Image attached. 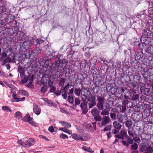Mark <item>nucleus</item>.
<instances>
[{"mask_svg":"<svg viewBox=\"0 0 153 153\" xmlns=\"http://www.w3.org/2000/svg\"><path fill=\"white\" fill-rule=\"evenodd\" d=\"M96 95L92 94L90 92L88 95V98L87 99V102L88 105V108H92L96 105Z\"/></svg>","mask_w":153,"mask_h":153,"instance_id":"nucleus-2","label":"nucleus"},{"mask_svg":"<svg viewBox=\"0 0 153 153\" xmlns=\"http://www.w3.org/2000/svg\"><path fill=\"white\" fill-rule=\"evenodd\" d=\"M74 90L73 88H71L69 90V92L68 93L69 95H72L73 93Z\"/></svg>","mask_w":153,"mask_h":153,"instance_id":"nucleus-63","label":"nucleus"},{"mask_svg":"<svg viewBox=\"0 0 153 153\" xmlns=\"http://www.w3.org/2000/svg\"><path fill=\"white\" fill-rule=\"evenodd\" d=\"M74 104L73 105V106L74 108H76V106L81 104V100L79 97H75L74 99Z\"/></svg>","mask_w":153,"mask_h":153,"instance_id":"nucleus-20","label":"nucleus"},{"mask_svg":"<svg viewBox=\"0 0 153 153\" xmlns=\"http://www.w3.org/2000/svg\"><path fill=\"white\" fill-rule=\"evenodd\" d=\"M119 130L115 128L112 130V132L114 134H117L119 132Z\"/></svg>","mask_w":153,"mask_h":153,"instance_id":"nucleus-59","label":"nucleus"},{"mask_svg":"<svg viewBox=\"0 0 153 153\" xmlns=\"http://www.w3.org/2000/svg\"><path fill=\"white\" fill-rule=\"evenodd\" d=\"M150 91V90L149 88H146L145 89L144 91V94L145 95H147L148 94L149 91Z\"/></svg>","mask_w":153,"mask_h":153,"instance_id":"nucleus-52","label":"nucleus"},{"mask_svg":"<svg viewBox=\"0 0 153 153\" xmlns=\"http://www.w3.org/2000/svg\"><path fill=\"white\" fill-rule=\"evenodd\" d=\"M23 120L25 121H27L32 125L34 124L32 118L30 117L29 115H26L24 118Z\"/></svg>","mask_w":153,"mask_h":153,"instance_id":"nucleus-12","label":"nucleus"},{"mask_svg":"<svg viewBox=\"0 0 153 153\" xmlns=\"http://www.w3.org/2000/svg\"><path fill=\"white\" fill-rule=\"evenodd\" d=\"M87 104L86 100H83V102H82L80 104V107L83 114H86L88 111Z\"/></svg>","mask_w":153,"mask_h":153,"instance_id":"nucleus-6","label":"nucleus"},{"mask_svg":"<svg viewBox=\"0 0 153 153\" xmlns=\"http://www.w3.org/2000/svg\"><path fill=\"white\" fill-rule=\"evenodd\" d=\"M103 79V78L100 76L99 77L95 76L94 77V80L95 82V83L99 84L101 82Z\"/></svg>","mask_w":153,"mask_h":153,"instance_id":"nucleus-17","label":"nucleus"},{"mask_svg":"<svg viewBox=\"0 0 153 153\" xmlns=\"http://www.w3.org/2000/svg\"><path fill=\"white\" fill-rule=\"evenodd\" d=\"M86 63L85 61L82 62L81 63L80 65V67H85L86 66Z\"/></svg>","mask_w":153,"mask_h":153,"instance_id":"nucleus-61","label":"nucleus"},{"mask_svg":"<svg viewBox=\"0 0 153 153\" xmlns=\"http://www.w3.org/2000/svg\"><path fill=\"white\" fill-rule=\"evenodd\" d=\"M49 87L50 88V92L54 93L56 90V88L55 86L50 85Z\"/></svg>","mask_w":153,"mask_h":153,"instance_id":"nucleus-41","label":"nucleus"},{"mask_svg":"<svg viewBox=\"0 0 153 153\" xmlns=\"http://www.w3.org/2000/svg\"><path fill=\"white\" fill-rule=\"evenodd\" d=\"M7 54L4 52L0 55V61H2L4 59L7 57Z\"/></svg>","mask_w":153,"mask_h":153,"instance_id":"nucleus-37","label":"nucleus"},{"mask_svg":"<svg viewBox=\"0 0 153 153\" xmlns=\"http://www.w3.org/2000/svg\"><path fill=\"white\" fill-rule=\"evenodd\" d=\"M139 95L138 94H133L132 96L131 100L134 101H137L138 100Z\"/></svg>","mask_w":153,"mask_h":153,"instance_id":"nucleus-35","label":"nucleus"},{"mask_svg":"<svg viewBox=\"0 0 153 153\" xmlns=\"http://www.w3.org/2000/svg\"><path fill=\"white\" fill-rule=\"evenodd\" d=\"M100 60L101 63H102V64H103V65L102 66L103 67H105L107 66L108 67H109V66L107 64V60L105 59L104 58H100Z\"/></svg>","mask_w":153,"mask_h":153,"instance_id":"nucleus-21","label":"nucleus"},{"mask_svg":"<svg viewBox=\"0 0 153 153\" xmlns=\"http://www.w3.org/2000/svg\"><path fill=\"white\" fill-rule=\"evenodd\" d=\"M61 67L62 66V67H65L66 65H67V60L65 59H63L61 62Z\"/></svg>","mask_w":153,"mask_h":153,"instance_id":"nucleus-40","label":"nucleus"},{"mask_svg":"<svg viewBox=\"0 0 153 153\" xmlns=\"http://www.w3.org/2000/svg\"><path fill=\"white\" fill-rule=\"evenodd\" d=\"M131 149L132 150H137L138 148V145L136 143H134L131 146Z\"/></svg>","mask_w":153,"mask_h":153,"instance_id":"nucleus-25","label":"nucleus"},{"mask_svg":"<svg viewBox=\"0 0 153 153\" xmlns=\"http://www.w3.org/2000/svg\"><path fill=\"white\" fill-rule=\"evenodd\" d=\"M34 78V76L33 75L31 76L28 80V82L29 84H31L33 82V80Z\"/></svg>","mask_w":153,"mask_h":153,"instance_id":"nucleus-56","label":"nucleus"},{"mask_svg":"<svg viewBox=\"0 0 153 153\" xmlns=\"http://www.w3.org/2000/svg\"><path fill=\"white\" fill-rule=\"evenodd\" d=\"M91 113L92 115L94 117L99 115L100 111L97 108H94L91 110Z\"/></svg>","mask_w":153,"mask_h":153,"instance_id":"nucleus-14","label":"nucleus"},{"mask_svg":"<svg viewBox=\"0 0 153 153\" xmlns=\"http://www.w3.org/2000/svg\"><path fill=\"white\" fill-rule=\"evenodd\" d=\"M111 111L112 112L111 113L117 114L118 113V111L117 109L115 108H112L111 110Z\"/></svg>","mask_w":153,"mask_h":153,"instance_id":"nucleus-60","label":"nucleus"},{"mask_svg":"<svg viewBox=\"0 0 153 153\" xmlns=\"http://www.w3.org/2000/svg\"><path fill=\"white\" fill-rule=\"evenodd\" d=\"M125 90L123 88H120L118 89V93L119 94H121L122 93H123L124 92Z\"/></svg>","mask_w":153,"mask_h":153,"instance_id":"nucleus-58","label":"nucleus"},{"mask_svg":"<svg viewBox=\"0 0 153 153\" xmlns=\"http://www.w3.org/2000/svg\"><path fill=\"white\" fill-rule=\"evenodd\" d=\"M35 143L34 139L33 138H29L26 142H25V147H29L34 145Z\"/></svg>","mask_w":153,"mask_h":153,"instance_id":"nucleus-10","label":"nucleus"},{"mask_svg":"<svg viewBox=\"0 0 153 153\" xmlns=\"http://www.w3.org/2000/svg\"><path fill=\"white\" fill-rule=\"evenodd\" d=\"M140 136L141 138L142 142L139 145V146L142 147H146L149 146V140L142 137V134H140Z\"/></svg>","mask_w":153,"mask_h":153,"instance_id":"nucleus-5","label":"nucleus"},{"mask_svg":"<svg viewBox=\"0 0 153 153\" xmlns=\"http://www.w3.org/2000/svg\"><path fill=\"white\" fill-rule=\"evenodd\" d=\"M110 116L111 119L113 120H115L116 119V114L111 113L110 114Z\"/></svg>","mask_w":153,"mask_h":153,"instance_id":"nucleus-43","label":"nucleus"},{"mask_svg":"<svg viewBox=\"0 0 153 153\" xmlns=\"http://www.w3.org/2000/svg\"><path fill=\"white\" fill-rule=\"evenodd\" d=\"M17 143L19 145L25 147V142H22L21 140H19L18 141Z\"/></svg>","mask_w":153,"mask_h":153,"instance_id":"nucleus-49","label":"nucleus"},{"mask_svg":"<svg viewBox=\"0 0 153 153\" xmlns=\"http://www.w3.org/2000/svg\"><path fill=\"white\" fill-rule=\"evenodd\" d=\"M13 99L12 100V102L15 101L18 102L19 101V99L17 97L16 94H13L12 95Z\"/></svg>","mask_w":153,"mask_h":153,"instance_id":"nucleus-33","label":"nucleus"},{"mask_svg":"<svg viewBox=\"0 0 153 153\" xmlns=\"http://www.w3.org/2000/svg\"><path fill=\"white\" fill-rule=\"evenodd\" d=\"M19 93L22 95H23L25 96H26L28 95V93L25 90H22L20 91Z\"/></svg>","mask_w":153,"mask_h":153,"instance_id":"nucleus-53","label":"nucleus"},{"mask_svg":"<svg viewBox=\"0 0 153 153\" xmlns=\"http://www.w3.org/2000/svg\"><path fill=\"white\" fill-rule=\"evenodd\" d=\"M97 107L99 110H103L104 109L103 103H97Z\"/></svg>","mask_w":153,"mask_h":153,"instance_id":"nucleus-29","label":"nucleus"},{"mask_svg":"<svg viewBox=\"0 0 153 153\" xmlns=\"http://www.w3.org/2000/svg\"><path fill=\"white\" fill-rule=\"evenodd\" d=\"M113 125L115 128L120 130L122 126L119 123V122L114 121L113 123Z\"/></svg>","mask_w":153,"mask_h":153,"instance_id":"nucleus-16","label":"nucleus"},{"mask_svg":"<svg viewBox=\"0 0 153 153\" xmlns=\"http://www.w3.org/2000/svg\"><path fill=\"white\" fill-rule=\"evenodd\" d=\"M44 41L40 39H37L36 40V45H41L44 44Z\"/></svg>","mask_w":153,"mask_h":153,"instance_id":"nucleus-36","label":"nucleus"},{"mask_svg":"<svg viewBox=\"0 0 153 153\" xmlns=\"http://www.w3.org/2000/svg\"><path fill=\"white\" fill-rule=\"evenodd\" d=\"M111 121L110 118L108 116H104L102 118L101 122L102 126H105L108 124Z\"/></svg>","mask_w":153,"mask_h":153,"instance_id":"nucleus-7","label":"nucleus"},{"mask_svg":"<svg viewBox=\"0 0 153 153\" xmlns=\"http://www.w3.org/2000/svg\"><path fill=\"white\" fill-rule=\"evenodd\" d=\"M94 119L96 121L100 122L102 120V118L100 115H98L94 116Z\"/></svg>","mask_w":153,"mask_h":153,"instance_id":"nucleus-38","label":"nucleus"},{"mask_svg":"<svg viewBox=\"0 0 153 153\" xmlns=\"http://www.w3.org/2000/svg\"><path fill=\"white\" fill-rule=\"evenodd\" d=\"M65 79L63 78H61L59 80L58 85L60 88H64L65 83Z\"/></svg>","mask_w":153,"mask_h":153,"instance_id":"nucleus-15","label":"nucleus"},{"mask_svg":"<svg viewBox=\"0 0 153 153\" xmlns=\"http://www.w3.org/2000/svg\"><path fill=\"white\" fill-rule=\"evenodd\" d=\"M37 66L39 67H52V64L51 61L50 59L45 60L43 59L39 62Z\"/></svg>","mask_w":153,"mask_h":153,"instance_id":"nucleus-3","label":"nucleus"},{"mask_svg":"<svg viewBox=\"0 0 153 153\" xmlns=\"http://www.w3.org/2000/svg\"><path fill=\"white\" fill-rule=\"evenodd\" d=\"M47 87L46 85H44L41 87L40 90V91L42 93H45L46 91Z\"/></svg>","mask_w":153,"mask_h":153,"instance_id":"nucleus-39","label":"nucleus"},{"mask_svg":"<svg viewBox=\"0 0 153 153\" xmlns=\"http://www.w3.org/2000/svg\"><path fill=\"white\" fill-rule=\"evenodd\" d=\"M81 95L82 96H83L85 98L84 100H86V99H87L88 98V94L87 92H84L83 94H82Z\"/></svg>","mask_w":153,"mask_h":153,"instance_id":"nucleus-54","label":"nucleus"},{"mask_svg":"<svg viewBox=\"0 0 153 153\" xmlns=\"http://www.w3.org/2000/svg\"><path fill=\"white\" fill-rule=\"evenodd\" d=\"M2 108L3 110L5 111H7L11 112L12 111L7 106H3L2 107Z\"/></svg>","mask_w":153,"mask_h":153,"instance_id":"nucleus-31","label":"nucleus"},{"mask_svg":"<svg viewBox=\"0 0 153 153\" xmlns=\"http://www.w3.org/2000/svg\"><path fill=\"white\" fill-rule=\"evenodd\" d=\"M69 85L70 84L68 82L63 88H61V91H62V96L63 98L65 99H67L68 95L67 91L69 88Z\"/></svg>","mask_w":153,"mask_h":153,"instance_id":"nucleus-4","label":"nucleus"},{"mask_svg":"<svg viewBox=\"0 0 153 153\" xmlns=\"http://www.w3.org/2000/svg\"><path fill=\"white\" fill-rule=\"evenodd\" d=\"M111 105L109 103L106 102L105 103V108L107 109H110L111 108Z\"/></svg>","mask_w":153,"mask_h":153,"instance_id":"nucleus-48","label":"nucleus"},{"mask_svg":"<svg viewBox=\"0 0 153 153\" xmlns=\"http://www.w3.org/2000/svg\"><path fill=\"white\" fill-rule=\"evenodd\" d=\"M123 106L122 107V111L124 112L126 109L127 107L126 105H123Z\"/></svg>","mask_w":153,"mask_h":153,"instance_id":"nucleus-64","label":"nucleus"},{"mask_svg":"<svg viewBox=\"0 0 153 153\" xmlns=\"http://www.w3.org/2000/svg\"><path fill=\"white\" fill-rule=\"evenodd\" d=\"M15 117L19 119H22V113L19 111L16 112L15 114Z\"/></svg>","mask_w":153,"mask_h":153,"instance_id":"nucleus-27","label":"nucleus"},{"mask_svg":"<svg viewBox=\"0 0 153 153\" xmlns=\"http://www.w3.org/2000/svg\"><path fill=\"white\" fill-rule=\"evenodd\" d=\"M59 123H61L62 126L67 128L71 127V125L69 123L64 121H60Z\"/></svg>","mask_w":153,"mask_h":153,"instance_id":"nucleus-19","label":"nucleus"},{"mask_svg":"<svg viewBox=\"0 0 153 153\" xmlns=\"http://www.w3.org/2000/svg\"><path fill=\"white\" fill-rule=\"evenodd\" d=\"M117 118L120 123H123V116L121 115L120 114H117Z\"/></svg>","mask_w":153,"mask_h":153,"instance_id":"nucleus-26","label":"nucleus"},{"mask_svg":"<svg viewBox=\"0 0 153 153\" xmlns=\"http://www.w3.org/2000/svg\"><path fill=\"white\" fill-rule=\"evenodd\" d=\"M33 110L34 113L37 115H39L40 113V109L36 105H33Z\"/></svg>","mask_w":153,"mask_h":153,"instance_id":"nucleus-13","label":"nucleus"},{"mask_svg":"<svg viewBox=\"0 0 153 153\" xmlns=\"http://www.w3.org/2000/svg\"><path fill=\"white\" fill-rule=\"evenodd\" d=\"M40 52L41 50L39 48H36L34 51H32L29 55V59H33Z\"/></svg>","mask_w":153,"mask_h":153,"instance_id":"nucleus-8","label":"nucleus"},{"mask_svg":"<svg viewBox=\"0 0 153 153\" xmlns=\"http://www.w3.org/2000/svg\"><path fill=\"white\" fill-rule=\"evenodd\" d=\"M132 140H134L135 142L137 143H139L140 141V138L138 136L134 137Z\"/></svg>","mask_w":153,"mask_h":153,"instance_id":"nucleus-42","label":"nucleus"},{"mask_svg":"<svg viewBox=\"0 0 153 153\" xmlns=\"http://www.w3.org/2000/svg\"><path fill=\"white\" fill-rule=\"evenodd\" d=\"M115 137L116 138L123 140L124 139L125 137H126V140H122V142L123 145L127 147H128L130 144H133L134 143L132 139L127 135L125 129L122 130L119 134L115 135Z\"/></svg>","mask_w":153,"mask_h":153,"instance_id":"nucleus-1","label":"nucleus"},{"mask_svg":"<svg viewBox=\"0 0 153 153\" xmlns=\"http://www.w3.org/2000/svg\"><path fill=\"white\" fill-rule=\"evenodd\" d=\"M132 123H133L131 120H128L125 123V126L128 128V129H130L131 127Z\"/></svg>","mask_w":153,"mask_h":153,"instance_id":"nucleus-18","label":"nucleus"},{"mask_svg":"<svg viewBox=\"0 0 153 153\" xmlns=\"http://www.w3.org/2000/svg\"><path fill=\"white\" fill-rule=\"evenodd\" d=\"M18 70L19 72L20 73L21 76H23L24 75V73L25 71L24 68H18Z\"/></svg>","mask_w":153,"mask_h":153,"instance_id":"nucleus-30","label":"nucleus"},{"mask_svg":"<svg viewBox=\"0 0 153 153\" xmlns=\"http://www.w3.org/2000/svg\"><path fill=\"white\" fill-rule=\"evenodd\" d=\"M54 67H61L60 60H58L54 63Z\"/></svg>","mask_w":153,"mask_h":153,"instance_id":"nucleus-46","label":"nucleus"},{"mask_svg":"<svg viewBox=\"0 0 153 153\" xmlns=\"http://www.w3.org/2000/svg\"><path fill=\"white\" fill-rule=\"evenodd\" d=\"M67 128L64 127L63 131L68 133L69 134H71L72 133V132L71 131L68 130L67 129Z\"/></svg>","mask_w":153,"mask_h":153,"instance_id":"nucleus-47","label":"nucleus"},{"mask_svg":"<svg viewBox=\"0 0 153 153\" xmlns=\"http://www.w3.org/2000/svg\"><path fill=\"white\" fill-rule=\"evenodd\" d=\"M128 133L129 135L131 137H133L134 136V133L132 130L128 129Z\"/></svg>","mask_w":153,"mask_h":153,"instance_id":"nucleus-51","label":"nucleus"},{"mask_svg":"<svg viewBox=\"0 0 153 153\" xmlns=\"http://www.w3.org/2000/svg\"><path fill=\"white\" fill-rule=\"evenodd\" d=\"M62 92V91H61V88L60 91H55L54 93L56 95L58 96L61 94Z\"/></svg>","mask_w":153,"mask_h":153,"instance_id":"nucleus-55","label":"nucleus"},{"mask_svg":"<svg viewBox=\"0 0 153 153\" xmlns=\"http://www.w3.org/2000/svg\"><path fill=\"white\" fill-rule=\"evenodd\" d=\"M136 86V85H135V84L133 83H129V87L131 88H134Z\"/></svg>","mask_w":153,"mask_h":153,"instance_id":"nucleus-62","label":"nucleus"},{"mask_svg":"<svg viewBox=\"0 0 153 153\" xmlns=\"http://www.w3.org/2000/svg\"><path fill=\"white\" fill-rule=\"evenodd\" d=\"M122 104L126 105L128 108H131L134 107L132 102L129 100H123Z\"/></svg>","mask_w":153,"mask_h":153,"instance_id":"nucleus-11","label":"nucleus"},{"mask_svg":"<svg viewBox=\"0 0 153 153\" xmlns=\"http://www.w3.org/2000/svg\"><path fill=\"white\" fill-rule=\"evenodd\" d=\"M81 90L79 88H76L75 89L74 93L75 95L78 97L80 95Z\"/></svg>","mask_w":153,"mask_h":153,"instance_id":"nucleus-23","label":"nucleus"},{"mask_svg":"<svg viewBox=\"0 0 153 153\" xmlns=\"http://www.w3.org/2000/svg\"><path fill=\"white\" fill-rule=\"evenodd\" d=\"M55 68H53L51 69L52 71L51 72V74L53 76L57 75L59 73V72L56 69H54Z\"/></svg>","mask_w":153,"mask_h":153,"instance_id":"nucleus-28","label":"nucleus"},{"mask_svg":"<svg viewBox=\"0 0 153 153\" xmlns=\"http://www.w3.org/2000/svg\"><path fill=\"white\" fill-rule=\"evenodd\" d=\"M97 98L98 100L97 103H104L105 102L104 98L102 96H97Z\"/></svg>","mask_w":153,"mask_h":153,"instance_id":"nucleus-22","label":"nucleus"},{"mask_svg":"<svg viewBox=\"0 0 153 153\" xmlns=\"http://www.w3.org/2000/svg\"><path fill=\"white\" fill-rule=\"evenodd\" d=\"M60 137L61 138L63 139L65 138H67L68 139V136L65 134H61L60 135Z\"/></svg>","mask_w":153,"mask_h":153,"instance_id":"nucleus-57","label":"nucleus"},{"mask_svg":"<svg viewBox=\"0 0 153 153\" xmlns=\"http://www.w3.org/2000/svg\"><path fill=\"white\" fill-rule=\"evenodd\" d=\"M102 111L101 113V114L102 116H106V115H108L109 114V111L107 109H103V110H102Z\"/></svg>","mask_w":153,"mask_h":153,"instance_id":"nucleus-24","label":"nucleus"},{"mask_svg":"<svg viewBox=\"0 0 153 153\" xmlns=\"http://www.w3.org/2000/svg\"><path fill=\"white\" fill-rule=\"evenodd\" d=\"M12 61V60L9 58V57H7V58L5 59L3 62L2 64L3 65L5 64L7 62H10Z\"/></svg>","mask_w":153,"mask_h":153,"instance_id":"nucleus-45","label":"nucleus"},{"mask_svg":"<svg viewBox=\"0 0 153 153\" xmlns=\"http://www.w3.org/2000/svg\"><path fill=\"white\" fill-rule=\"evenodd\" d=\"M111 125H107L103 129V131H106L108 130H110L111 129Z\"/></svg>","mask_w":153,"mask_h":153,"instance_id":"nucleus-44","label":"nucleus"},{"mask_svg":"<svg viewBox=\"0 0 153 153\" xmlns=\"http://www.w3.org/2000/svg\"><path fill=\"white\" fill-rule=\"evenodd\" d=\"M82 148L83 150L86 152H90L91 153H93L94 152V151H91V148L90 147L84 146H83Z\"/></svg>","mask_w":153,"mask_h":153,"instance_id":"nucleus-34","label":"nucleus"},{"mask_svg":"<svg viewBox=\"0 0 153 153\" xmlns=\"http://www.w3.org/2000/svg\"><path fill=\"white\" fill-rule=\"evenodd\" d=\"M72 138L76 140H81L82 141H86V139L83 138L80 135L76 133H73L71 134Z\"/></svg>","mask_w":153,"mask_h":153,"instance_id":"nucleus-9","label":"nucleus"},{"mask_svg":"<svg viewBox=\"0 0 153 153\" xmlns=\"http://www.w3.org/2000/svg\"><path fill=\"white\" fill-rule=\"evenodd\" d=\"M146 150L149 152H153V149L151 146L146 147Z\"/></svg>","mask_w":153,"mask_h":153,"instance_id":"nucleus-50","label":"nucleus"},{"mask_svg":"<svg viewBox=\"0 0 153 153\" xmlns=\"http://www.w3.org/2000/svg\"><path fill=\"white\" fill-rule=\"evenodd\" d=\"M67 101L70 103L73 104L74 102V98L72 96L69 95L68 97Z\"/></svg>","mask_w":153,"mask_h":153,"instance_id":"nucleus-32","label":"nucleus"}]
</instances>
